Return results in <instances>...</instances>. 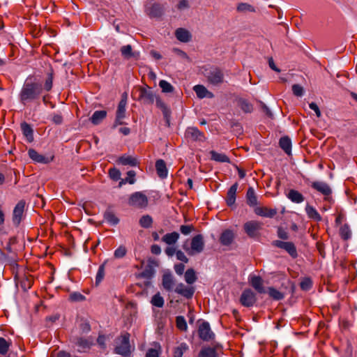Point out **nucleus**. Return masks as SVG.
Segmentation results:
<instances>
[{
    "label": "nucleus",
    "mask_w": 357,
    "mask_h": 357,
    "mask_svg": "<svg viewBox=\"0 0 357 357\" xmlns=\"http://www.w3.org/2000/svg\"><path fill=\"white\" fill-rule=\"evenodd\" d=\"M204 237L202 234L195 236L191 241V251L188 252L189 255H193V252L200 253L204 250Z\"/></svg>",
    "instance_id": "12"
},
{
    "label": "nucleus",
    "mask_w": 357,
    "mask_h": 357,
    "mask_svg": "<svg viewBox=\"0 0 357 357\" xmlns=\"http://www.w3.org/2000/svg\"><path fill=\"white\" fill-rule=\"evenodd\" d=\"M312 280L310 278H305L300 282V287L303 291H307L312 287Z\"/></svg>",
    "instance_id": "53"
},
{
    "label": "nucleus",
    "mask_w": 357,
    "mask_h": 357,
    "mask_svg": "<svg viewBox=\"0 0 357 357\" xmlns=\"http://www.w3.org/2000/svg\"><path fill=\"white\" fill-rule=\"evenodd\" d=\"M204 76L210 84L215 86L221 85L225 81L222 70L215 66L206 69Z\"/></svg>",
    "instance_id": "3"
},
{
    "label": "nucleus",
    "mask_w": 357,
    "mask_h": 357,
    "mask_svg": "<svg viewBox=\"0 0 357 357\" xmlns=\"http://www.w3.org/2000/svg\"><path fill=\"white\" fill-rule=\"evenodd\" d=\"M272 245L276 248L284 250L294 259L298 257L296 248L292 242L275 240L273 241Z\"/></svg>",
    "instance_id": "7"
},
{
    "label": "nucleus",
    "mask_w": 357,
    "mask_h": 357,
    "mask_svg": "<svg viewBox=\"0 0 357 357\" xmlns=\"http://www.w3.org/2000/svg\"><path fill=\"white\" fill-rule=\"evenodd\" d=\"M22 132L26 137L27 142H32L33 141V130L31 125L26 122H23L20 125Z\"/></svg>",
    "instance_id": "26"
},
{
    "label": "nucleus",
    "mask_w": 357,
    "mask_h": 357,
    "mask_svg": "<svg viewBox=\"0 0 357 357\" xmlns=\"http://www.w3.org/2000/svg\"><path fill=\"white\" fill-rule=\"evenodd\" d=\"M53 70L50 69V72L47 73V77L45 79V82L44 84V88L46 91H50L52 89L53 86Z\"/></svg>",
    "instance_id": "46"
},
{
    "label": "nucleus",
    "mask_w": 357,
    "mask_h": 357,
    "mask_svg": "<svg viewBox=\"0 0 357 357\" xmlns=\"http://www.w3.org/2000/svg\"><path fill=\"white\" fill-rule=\"evenodd\" d=\"M251 286L259 294L266 293L263 285V280L260 276H252L250 280Z\"/></svg>",
    "instance_id": "22"
},
{
    "label": "nucleus",
    "mask_w": 357,
    "mask_h": 357,
    "mask_svg": "<svg viewBox=\"0 0 357 357\" xmlns=\"http://www.w3.org/2000/svg\"><path fill=\"white\" fill-rule=\"evenodd\" d=\"M211 159L220 162H229V158L224 153H220L215 151H210Z\"/></svg>",
    "instance_id": "38"
},
{
    "label": "nucleus",
    "mask_w": 357,
    "mask_h": 357,
    "mask_svg": "<svg viewBox=\"0 0 357 357\" xmlns=\"http://www.w3.org/2000/svg\"><path fill=\"white\" fill-rule=\"evenodd\" d=\"M264 224L257 220H250L243 225L245 233L251 238H256L260 236V231Z\"/></svg>",
    "instance_id": "4"
},
{
    "label": "nucleus",
    "mask_w": 357,
    "mask_h": 357,
    "mask_svg": "<svg viewBox=\"0 0 357 357\" xmlns=\"http://www.w3.org/2000/svg\"><path fill=\"white\" fill-rule=\"evenodd\" d=\"M145 11L151 17H160L163 14V8L159 3H148Z\"/></svg>",
    "instance_id": "13"
},
{
    "label": "nucleus",
    "mask_w": 357,
    "mask_h": 357,
    "mask_svg": "<svg viewBox=\"0 0 357 357\" xmlns=\"http://www.w3.org/2000/svg\"><path fill=\"white\" fill-rule=\"evenodd\" d=\"M11 343L5 338L0 337V354L6 355L10 348Z\"/></svg>",
    "instance_id": "50"
},
{
    "label": "nucleus",
    "mask_w": 357,
    "mask_h": 357,
    "mask_svg": "<svg viewBox=\"0 0 357 357\" xmlns=\"http://www.w3.org/2000/svg\"><path fill=\"white\" fill-rule=\"evenodd\" d=\"M179 234L176 231L167 233L162 238V241L166 244L171 245L175 244L179 238Z\"/></svg>",
    "instance_id": "34"
},
{
    "label": "nucleus",
    "mask_w": 357,
    "mask_h": 357,
    "mask_svg": "<svg viewBox=\"0 0 357 357\" xmlns=\"http://www.w3.org/2000/svg\"><path fill=\"white\" fill-rule=\"evenodd\" d=\"M268 294L271 298L275 301L282 300L284 297V294L273 287L268 288Z\"/></svg>",
    "instance_id": "45"
},
{
    "label": "nucleus",
    "mask_w": 357,
    "mask_h": 357,
    "mask_svg": "<svg viewBox=\"0 0 357 357\" xmlns=\"http://www.w3.org/2000/svg\"><path fill=\"white\" fill-rule=\"evenodd\" d=\"M154 271L151 266L146 267L142 273L141 275L144 278L150 279L153 277Z\"/></svg>",
    "instance_id": "60"
},
{
    "label": "nucleus",
    "mask_w": 357,
    "mask_h": 357,
    "mask_svg": "<svg viewBox=\"0 0 357 357\" xmlns=\"http://www.w3.org/2000/svg\"><path fill=\"white\" fill-rule=\"evenodd\" d=\"M286 195L289 199L296 204L302 203L305 199L304 196L301 192L294 189L289 190Z\"/></svg>",
    "instance_id": "29"
},
{
    "label": "nucleus",
    "mask_w": 357,
    "mask_h": 357,
    "mask_svg": "<svg viewBox=\"0 0 357 357\" xmlns=\"http://www.w3.org/2000/svg\"><path fill=\"white\" fill-rule=\"evenodd\" d=\"M155 98V96L150 87L148 86L146 87H140L139 100H142L144 104H153Z\"/></svg>",
    "instance_id": "11"
},
{
    "label": "nucleus",
    "mask_w": 357,
    "mask_h": 357,
    "mask_svg": "<svg viewBox=\"0 0 357 357\" xmlns=\"http://www.w3.org/2000/svg\"><path fill=\"white\" fill-rule=\"evenodd\" d=\"M196 95L199 98H204L205 97L213 98V93L208 91L207 89L203 85H195L193 88Z\"/></svg>",
    "instance_id": "32"
},
{
    "label": "nucleus",
    "mask_w": 357,
    "mask_h": 357,
    "mask_svg": "<svg viewBox=\"0 0 357 357\" xmlns=\"http://www.w3.org/2000/svg\"><path fill=\"white\" fill-rule=\"evenodd\" d=\"M162 285L167 291H172L175 285V280L171 273H165L162 277Z\"/></svg>",
    "instance_id": "20"
},
{
    "label": "nucleus",
    "mask_w": 357,
    "mask_h": 357,
    "mask_svg": "<svg viewBox=\"0 0 357 357\" xmlns=\"http://www.w3.org/2000/svg\"><path fill=\"white\" fill-rule=\"evenodd\" d=\"M153 224V219L149 215H143L139 219V225L143 228H150Z\"/></svg>",
    "instance_id": "47"
},
{
    "label": "nucleus",
    "mask_w": 357,
    "mask_h": 357,
    "mask_svg": "<svg viewBox=\"0 0 357 357\" xmlns=\"http://www.w3.org/2000/svg\"><path fill=\"white\" fill-rule=\"evenodd\" d=\"M151 303L153 306L162 307L164 305L165 301L160 294L158 292L152 297Z\"/></svg>",
    "instance_id": "48"
},
{
    "label": "nucleus",
    "mask_w": 357,
    "mask_h": 357,
    "mask_svg": "<svg viewBox=\"0 0 357 357\" xmlns=\"http://www.w3.org/2000/svg\"><path fill=\"white\" fill-rule=\"evenodd\" d=\"M176 38L181 42L187 43L191 39L190 33L183 28H178L175 31Z\"/></svg>",
    "instance_id": "27"
},
{
    "label": "nucleus",
    "mask_w": 357,
    "mask_h": 357,
    "mask_svg": "<svg viewBox=\"0 0 357 357\" xmlns=\"http://www.w3.org/2000/svg\"><path fill=\"white\" fill-rule=\"evenodd\" d=\"M236 11L239 13L247 14L248 13H255L256 8L248 3H239L236 6Z\"/></svg>",
    "instance_id": "35"
},
{
    "label": "nucleus",
    "mask_w": 357,
    "mask_h": 357,
    "mask_svg": "<svg viewBox=\"0 0 357 357\" xmlns=\"http://www.w3.org/2000/svg\"><path fill=\"white\" fill-rule=\"evenodd\" d=\"M109 177L113 181H117L121 178V172L118 169H116L115 167L111 168L109 170Z\"/></svg>",
    "instance_id": "58"
},
{
    "label": "nucleus",
    "mask_w": 357,
    "mask_h": 357,
    "mask_svg": "<svg viewBox=\"0 0 357 357\" xmlns=\"http://www.w3.org/2000/svg\"><path fill=\"white\" fill-rule=\"evenodd\" d=\"M72 342L77 347V351L80 353L87 352L93 345V340L91 337L75 336Z\"/></svg>",
    "instance_id": "5"
},
{
    "label": "nucleus",
    "mask_w": 357,
    "mask_h": 357,
    "mask_svg": "<svg viewBox=\"0 0 357 357\" xmlns=\"http://www.w3.org/2000/svg\"><path fill=\"white\" fill-rule=\"evenodd\" d=\"M256 301V294L250 289H246L242 292L240 297V302L242 305L247 307H252Z\"/></svg>",
    "instance_id": "9"
},
{
    "label": "nucleus",
    "mask_w": 357,
    "mask_h": 357,
    "mask_svg": "<svg viewBox=\"0 0 357 357\" xmlns=\"http://www.w3.org/2000/svg\"><path fill=\"white\" fill-rule=\"evenodd\" d=\"M155 104L157 107L161 109L163 117L165 120V122L168 126L170 125V117L172 112L170 109L167 107V105L160 98H155Z\"/></svg>",
    "instance_id": "17"
},
{
    "label": "nucleus",
    "mask_w": 357,
    "mask_h": 357,
    "mask_svg": "<svg viewBox=\"0 0 357 357\" xmlns=\"http://www.w3.org/2000/svg\"><path fill=\"white\" fill-rule=\"evenodd\" d=\"M107 114L106 110L95 111L90 118V121L93 125H99L106 118Z\"/></svg>",
    "instance_id": "28"
},
{
    "label": "nucleus",
    "mask_w": 357,
    "mask_h": 357,
    "mask_svg": "<svg viewBox=\"0 0 357 357\" xmlns=\"http://www.w3.org/2000/svg\"><path fill=\"white\" fill-rule=\"evenodd\" d=\"M176 327L180 331H187L188 326H187V323H186V321H185L184 317L177 316L176 317Z\"/></svg>",
    "instance_id": "51"
},
{
    "label": "nucleus",
    "mask_w": 357,
    "mask_h": 357,
    "mask_svg": "<svg viewBox=\"0 0 357 357\" xmlns=\"http://www.w3.org/2000/svg\"><path fill=\"white\" fill-rule=\"evenodd\" d=\"M246 199H247V204L250 206H256L258 204L257 197L255 195V192L254 189L252 187H250L248 189V191L246 193Z\"/></svg>",
    "instance_id": "36"
},
{
    "label": "nucleus",
    "mask_w": 357,
    "mask_h": 357,
    "mask_svg": "<svg viewBox=\"0 0 357 357\" xmlns=\"http://www.w3.org/2000/svg\"><path fill=\"white\" fill-rule=\"evenodd\" d=\"M28 155L29 158L38 163L47 164L52 162L54 159V156L48 158L38 153L35 149H30L28 151Z\"/></svg>",
    "instance_id": "14"
},
{
    "label": "nucleus",
    "mask_w": 357,
    "mask_h": 357,
    "mask_svg": "<svg viewBox=\"0 0 357 357\" xmlns=\"http://www.w3.org/2000/svg\"><path fill=\"white\" fill-rule=\"evenodd\" d=\"M238 105L245 113H251L253 111V105L245 99H239Z\"/></svg>",
    "instance_id": "43"
},
{
    "label": "nucleus",
    "mask_w": 357,
    "mask_h": 357,
    "mask_svg": "<svg viewBox=\"0 0 357 357\" xmlns=\"http://www.w3.org/2000/svg\"><path fill=\"white\" fill-rule=\"evenodd\" d=\"M127 253V249L124 245L119 246L116 250H115L114 256L115 258L121 259L126 256Z\"/></svg>",
    "instance_id": "56"
},
{
    "label": "nucleus",
    "mask_w": 357,
    "mask_h": 357,
    "mask_svg": "<svg viewBox=\"0 0 357 357\" xmlns=\"http://www.w3.org/2000/svg\"><path fill=\"white\" fill-rule=\"evenodd\" d=\"M155 169L158 176L161 178H165L167 176L168 170L165 162L159 159L155 162Z\"/></svg>",
    "instance_id": "25"
},
{
    "label": "nucleus",
    "mask_w": 357,
    "mask_h": 357,
    "mask_svg": "<svg viewBox=\"0 0 357 357\" xmlns=\"http://www.w3.org/2000/svg\"><path fill=\"white\" fill-rule=\"evenodd\" d=\"M106 262H104L102 264H101L98 270L96 276V284L98 285L102 280H103L105 277V266Z\"/></svg>",
    "instance_id": "52"
},
{
    "label": "nucleus",
    "mask_w": 357,
    "mask_h": 357,
    "mask_svg": "<svg viewBox=\"0 0 357 357\" xmlns=\"http://www.w3.org/2000/svg\"><path fill=\"white\" fill-rule=\"evenodd\" d=\"M189 7L188 0H180L177 4V8L179 10L188 9Z\"/></svg>",
    "instance_id": "63"
},
{
    "label": "nucleus",
    "mask_w": 357,
    "mask_h": 357,
    "mask_svg": "<svg viewBox=\"0 0 357 357\" xmlns=\"http://www.w3.org/2000/svg\"><path fill=\"white\" fill-rule=\"evenodd\" d=\"M185 136L193 141L204 142L206 139L204 132L196 127L188 128L185 131Z\"/></svg>",
    "instance_id": "15"
},
{
    "label": "nucleus",
    "mask_w": 357,
    "mask_h": 357,
    "mask_svg": "<svg viewBox=\"0 0 357 357\" xmlns=\"http://www.w3.org/2000/svg\"><path fill=\"white\" fill-rule=\"evenodd\" d=\"M195 227L193 225H181L180 227L181 232L184 235L189 234L191 231L194 230Z\"/></svg>",
    "instance_id": "62"
},
{
    "label": "nucleus",
    "mask_w": 357,
    "mask_h": 357,
    "mask_svg": "<svg viewBox=\"0 0 357 357\" xmlns=\"http://www.w3.org/2000/svg\"><path fill=\"white\" fill-rule=\"evenodd\" d=\"M280 147L284 151L287 155L291 153V141L288 136L282 137L279 140Z\"/></svg>",
    "instance_id": "30"
},
{
    "label": "nucleus",
    "mask_w": 357,
    "mask_h": 357,
    "mask_svg": "<svg viewBox=\"0 0 357 357\" xmlns=\"http://www.w3.org/2000/svg\"><path fill=\"white\" fill-rule=\"evenodd\" d=\"M184 278L185 282L189 284H193L197 279L196 273L193 268H188L185 273Z\"/></svg>",
    "instance_id": "44"
},
{
    "label": "nucleus",
    "mask_w": 357,
    "mask_h": 357,
    "mask_svg": "<svg viewBox=\"0 0 357 357\" xmlns=\"http://www.w3.org/2000/svg\"><path fill=\"white\" fill-rule=\"evenodd\" d=\"M86 299V297L79 292H73L69 296V300L73 302H80Z\"/></svg>",
    "instance_id": "55"
},
{
    "label": "nucleus",
    "mask_w": 357,
    "mask_h": 357,
    "mask_svg": "<svg viewBox=\"0 0 357 357\" xmlns=\"http://www.w3.org/2000/svg\"><path fill=\"white\" fill-rule=\"evenodd\" d=\"M21 287L24 290L26 291L27 289H30L33 284V280L31 278H29L28 277H24L20 282Z\"/></svg>",
    "instance_id": "57"
},
{
    "label": "nucleus",
    "mask_w": 357,
    "mask_h": 357,
    "mask_svg": "<svg viewBox=\"0 0 357 357\" xmlns=\"http://www.w3.org/2000/svg\"><path fill=\"white\" fill-rule=\"evenodd\" d=\"M52 121L56 125H61L63 123V119L61 114H53L52 115Z\"/></svg>",
    "instance_id": "61"
},
{
    "label": "nucleus",
    "mask_w": 357,
    "mask_h": 357,
    "mask_svg": "<svg viewBox=\"0 0 357 357\" xmlns=\"http://www.w3.org/2000/svg\"><path fill=\"white\" fill-rule=\"evenodd\" d=\"M255 213L262 217L273 218L277 213L275 208H268L266 207H256Z\"/></svg>",
    "instance_id": "24"
},
{
    "label": "nucleus",
    "mask_w": 357,
    "mask_h": 357,
    "mask_svg": "<svg viewBox=\"0 0 357 357\" xmlns=\"http://www.w3.org/2000/svg\"><path fill=\"white\" fill-rule=\"evenodd\" d=\"M130 335L126 332L118 336L115 340L114 353L121 356H131L132 350L130 343Z\"/></svg>",
    "instance_id": "2"
},
{
    "label": "nucleus",
    "mask_w": 357,
    "mask_h": 357,
    "mask_svg": "<svg viewBox=\"0 0 357 357\" xmlns=\"http://www.w3.org/2000/svg\"><path fill=\"white\" fill-rule=\"evenodd\" d=\"M305 211L309 218L317 222L321 220V215L313 206L307 204V206H305Z\"/></svg>",
    "instance_id": "37"
},
{
    "label": "nucleus",
    "mask_w": 357,
    "mask_h": 357,
    "mask_svg": "<svg viewBox=\"0 0 357 357\" xmlns=\"http://www.w3.org/2000/svg\"><path fill=\"white\" fill-rule=\"evenodd\" d=\"M292 91L294 96L301 97L304 93L303 88L299 84H294L292 86Z\"/></svg>",
    "instance_id": "59"
},
{
    "label": "nucleus",
    "mask_w": 357,
    "mask_h": 357,
    "mask_svg": "<svg viewBox=\"0 0 357 357\" xmlns=\"http://www.w3.org/2000/svg\"><path fill=\"white\" fill-rule=\"evenodd\" d=\"M188 349L186 343L182 342L173 349V357H183V353Z\"/></svg>",
    "instance_id": "40"
},
{
    "label": "nucleus",
    "mask_w": 357,
    "mask_h": 357,
    "mask_svg": "<svg viewBox=\"0 0 357 357\" xmlns=\"http://www.w3.org/2000/svg\"><path fill=\"white\" fill-rule=\"evenodd\" d=\"M159 86L162 89L163 93H172L174 91L173 86L165 80L159 82Z\"/></svg>",
    "instance_id": "54"
},
{
    "label": "nucleus",
    "mask_w": 357,
    "mask_h": 357,
    "mask_svg": "<svg viewBox=\"0 0 357 357\" xmlns=\"http://www.w3.org/2000/svg\"><path fill=\"white\" fill-rule=\"evenodd\" d=\"M126 105H127V96L125 94V97H122L121 100L118 104L117 109L116 111V116L119 117H121L124 119L126 117Z\"/></svg>",
    "instance_id": "33"
},
{
    "label": "nucleus",
    "mask_w": 357,
    "mask_h": 357,
    "mask_svg": "<svg viewBox=\"0 0 357 357\" xmlns=\"http://www.w3.org/2000/svg\"><path fill=\"white\" fill-rule=\"evenodd\" d=\"M340 236L344 241H348L351 237V231L348 224H344L340 228Z\"/></svg>",
    "instance_id": "42"
},
{
    "label": "nucleus",
    "mask_w": 357,
    "mask_h": 357,
    "mask_svg": "<svg viewBox=\"0 0 357 357\" xmlns=\"http://www.w3.org/2000/svg\"><path fill=\"white\" fill-rule=\"evenodd\" d=\"M105 220L112 225H116L119 222V219L110 210H107L104 213Z\"/></svg>",
    "instance_id": "41"
},
{
    "label": "nucleus",
    "mask_w": 357,
    "mask_h": 357,
    "mask_svg": "<svg viewBox=\"0 0 357 357\" xmlns=\"http://www.w3.org/2000/svg\"><path fill=\"white\" fill-rule=\"evenodd\" d=\"M235 238V234L231 229L224 230L220 236V243L222 245L229 246L232 244Z\"/></svg>",
    "instance_id": "16"
},
{
    "label": "nucleus",
    "mask_w": 357,
    "mask_h": 357,
    "mask_svg": "<svg viewBox=\"0 0 357 357\" xmlns=\"http://www.w3.org/2000/svg\"><path fill=\"white\" fill-rule=\"evenodd\" d=\"M43 91L40 82L26 79L24 83L20 93L19 100L23 105L38 102Z\"/></svg>",
    "instance_id": "1"
},
{
    "label": "nucleus",
    "mask_w": 357,
    "mask_h": 357,
    "mask_svg": "<svg viewBox=\"0 0 357 357\" xmlns=\"http://www.w3.org/2000/svg\"><path fill=\"white\" fill-rule=\"evenodd\" d=\"M160 351L156 349H149L146 354V357H159Z\"/></svg>",
    "instance_id": "64"
},
{
    "label": "nucleus",
    "mask_w": 357,
    "mask_h": 357,
    "mask_svg": "<svg viewBox=\"0 0 357 357\" xmlns=\"http://www.w3.org/2000/svg\"><path fill=\"white\" fill-rule=\"evenodd\" d=\"M198 335L203 341L208 342L215 338V334L211 331L209 323L203 321L198 328Z\"/></svg>",
    "instance_id": "8"
},
{
    "label": "nucleus",
    "mask_w": 357,
    "mask_h": 357,
    "mask_svg": "<svg viewBox=\"0 0 357 357\" xmlns=\"http://www.w3.org/2000/svg\"><path fill=\"white\" fill-rule=\"evenodd\" d=\"M238 183L233 184L228 190L226 197V202L229 206H231L235 204L236 195L238 188Z\"/></svg>",
    "instance_id": "23"
},
{
    "label": "nucleus",
    "mask_w": 357,
    "mask_h": 357,
    "mask_svg": "<svg viewBox=\"0 0 357 357\" xmlns=\"http://www.w3.org/2000/svg\"><path fill=\"white\" fill-rule=\"evenodd\" d=\"M25 204L26 203L24 200H20L13 209L12 221L15 227H18L22 220Z\"/></svg>",
    "instance_id": "10"
},
{
    "label": "nucleus",
    "mask_w": 357,
    "mask_h": 357,
    "mask_svg": "<svg viewBox=\"0 0 357 357\" xmlns=\"http://www.w3.org/2000/svg\"><path fill=\"white\" fill-rule=\"evenodd\" d=\"M198 357H217V352L215 348L205 347L201 349Z\"/></svg>",
    "instance_id": "39"
},
{
    "label": "nucleus",
    "mask_w": 357,
    "mask_h": 357,
    "mask_svg": "<svg viewBox=\"0 0 357 357\" xmlns=\"http://www.w3.org/2000/svg\"><path fill=\"white\" fill-rule=\"evenodd\" d=\"M121 53L122 56H123L126 59H129L130 58H137L139 56V53L132 51V47L130 45H123L121 47Z\"/></svg>",
    "instance_id": "31"
},
{
    "label": "nucleus",
    "mask_w": 357,
    "mask_h": 357,
    "mask_svg": "<svg viewBox=\"0 0 357 357\" xmlns=\"http://www.w3.org/2000/svg\"><path fill=\"white\" fill-rule=\"evenodd\" d=\"M117 162L122 165H129L130 167H136L139 164L137 158L128 155H123L120 156Z\"/></svg>",
    "instance_id": "21"
},
{
    "label": "nucleus",
    "mask_w": 357,
    "mask_h": 357,
    "mask_svg": "<svg viewBox=\"0 0 357 357\" xmlns=\"http://www.w3.org/2000/svg\"><path fill=\"white\" fill-rule=\"evenodd\" d=\"M174 291L183 297L189 299L193 296L195 289L192 287H185L183 283H179L176 285Z\"/></svg>",
    "instance_id": "19"
},
{
    "label": "nucleus",
    "mask_w": 357,
    "mask_h": 357,
    "mask_svg": "<svg viewBox=\"0 0 357 357\" xmlns=\"http://www.w3.org/2000/svg\"><path fill=\"white\" fill-rule=\"evenodd\" d=\"M0 261L1 262H8L10 264H16L17 256H9L0 250Z\"/></svg>",
    "instance_id": "49"
},
{
    "label": "nucleus",
    "mask_w": 357,
    "mask_h": 357,
    "mask_svg": "<svg viewBox=\"0 0 357 357\" xmlns=\"http://www.w3.org/2000/svg\"><path fill=\"white\" fill-rule=\"evenodd\" d=\"M311 187L324 196H329L332 193V190L329 185L323 181H314L311 183Z\"/></svg>",
    "instance_id": "18"
},
{
    "label": "nucleus",
    "mask_w": 357,
    "mask_h": 357,
    "mask_svg": "<svg viewBox=\"0 0 357 357\" xmlns=\"http://www.w3.org/2000/svg\"><path fill=\"white\" fill-rule=\"evenodd\" d=\"M128 204L139 208H146L148 205V198L142 192H136L130 195Z\"/></svg>",
    "instance_id": "6"
}]
</instances>
